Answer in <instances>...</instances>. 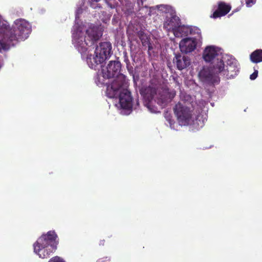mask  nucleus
<instances>
[{"mask_svg": "<svg viewBox=\"0 0 262 262\" xmlns=\"http://www.w3.org/2000/svg\"><path fill=\"white\" fill-rule=\"evenodd\" d=\"M32 31L29 22L23 19H16L11 28L3 31L0 39V52L2 49L8 50L19 41L26 39Z\"/></svg>", "mask_w": 262, "mask_h": 262, "instance_id": "f257e3e1", "label": "nucleus"}, {"mask_svg": "<svg viewBox=\"0 0 262 262\" xmlns=\"http://www.w3.org/2000/svg\"><path fill=\"white\" fill-rule=\"evenodd\" d=\"M216 62L210 67L203 68L199 72V76L204 81L210 83L217 82L219 81V78L217 75L220 72H216L215 67Z\"/></svg>", "mask_w": 262, "mask_h": 262, "instance_id": "6e6552de", "label": "nucleus"}, {"mask_svg": "<svg viewBox=\"0 0 262 262\" xmlns=\"http://www.w3.org/2000/svg\"><path fill=\"white\" fill-rule=\"evenodd\" d=\"M257 75H258V71L255 70L254 72L250 75V78L251 80H254L257 78Z\"/></svg>", "mask_w": 262, "mask_h": 262, "instance_id": "393cba45", "label": "nucleus"}, {"mask_svg": "<svg viewBox=\"0 0 262 262\" xmlns=\"http://www.w3.org/2000/svg\"><path fill=\"white\" fill-rule=\"evenodd\" d=\"M86 35L84 37L82 48L86 49V46L91 47L101 37L102 33L97 28H93L86 30Z\"/></svg>", "mask_w": 262, "mask_h": 262, "instance_id": "1a4fd4ad", "label": "nucleus"}, {"mask_svg": "<svg viewBox=\"0 0 262 262\" xmlns=\"http://www.w3.org/2000/svg\"><path fill=\"white\" fill-rule=\"evenodd\" d=\"M83 42H84V41H82V43L79 45V47H78V48H80V47H81V50L82 52H85L88 50L87 48H86V49H84L83 48H82V43H83ZM86 47L87 46H86L85 47Z\"/></svg>", "mask_w": 262, "mask_h": 262, "instance_id": "bb28decb", "label": "nucleus"}, {"mask_svg": "<svg viewBox=\"0 0 262 262\" xmlns=\"http://www.w3.org/2000/svg\"><path fill=\"white\" fill-rule=\"evenodd\" d=\"M146 0H134V1L136 2L138 7V11L140 10L141 7L143 6V2Z\"/></svg>", "mask_w": 262, "mask_h": 262, "instance_id": "b1692460", "label": "nucleus"}, {"mask_svg": "<svg viewBox=\"0 0 262 262\" xmlns=\"http://www.w3.org/2000/svg\"><path fill=\"white\" fill-rule=\"evenodd\" d=\"M122 5V10L126 15L134 13V4L129 0H118Z\"/></svg>", "mask_w": 262, "mask_h": 262, "instance_id": "f3484780", "label": "nucleus"}, {"mask_svg": "<svg viewBox=\"0 0 262 262\" xmlns=\"http://www.w3.org/2000/svg\"><path fill=\"white\" fill-rule=\"evenodd\" d=\"M219 52L218 49L215 46H207L203 52V59L206 62H211L216 57L219 56Z\"/></svg>", "mask_w": 262, "mask_h": 262, "instance_id": "ddd939ff", "label": "nucleus"}, {"mask_svg": "<svg viewBox=\"0 0 262 262\" xmlns=\"http://www.w3.org/2000/svg\"><path fill=\"white\" fill-rule=\"evenodd\" d=\"M111 50L112 46L110 42H101L99 43V46L96 47L95 53L99 54L106 60L110 57Z\"/></svg>", "mask_w": 262, "mask_h": 262, "instance_id": "4468645a", "label": "nucleus"}, {"mask_svg": "<svg viewBox=\"0 0 262 262\" xmlns=\"http://www.w3.org/2000/svg\"><path fill=\"white\" fill-rule=\"evenodd\" d=\"M48 262H66V261L61 257L55 256L50 258Z\"/></svg>", "mask_w": 262, "mask_h": 262, "instance_id": "4be33fe9", "label": "nucleus"}, {"mask_svg": "<svg viewBox=\"0 0 262 262\" xmlns=\"http://www.w3.org/2000/svg\"><path fill=\"white\" fill-rule=\"evenodd\" d=\"M225 67L226 68L223 60L217 58L215 67L216 72H220L227 79L234 78L239 72V64L234 58L228 59Z\"/></svg>", "mask_w": 262, "mask_h": 262, "instance_id": "39448f33", "label": "nucleus"}, {"mask_svg": "<svg viewBox=\"0 0 262 262\" xmlns=\"http://www.w3.org/2000/svg\"><path fill=\"white\" fill-rule=\"evenodd\" d=\"M133 98L131 92L127 89H123L119 95V103L120 109L125 115L130 114L133 111Z\"/></svg>", "mask_w": 262, "mask_h": 262, "instance_id": "0eeeda50", "label": "nucleus"}, {"mask_svg": "<svg viewBox=\"0 0 262 262\" xmlns=\"http://www.w3.org/2000/svg\"><path fill=\"white\" fill-rule=\"evenodd\" d=\"M102 73L104 79L111 80V83H106V95L112 99L115 98V61L111 60L106 67L102 68Z\"/></svg>", "mask_w": 262, "mask_h": 262, "instance_id": "423d86ee", "label": "nucleus"}, {"mask_svg": "<svg viewBox=\"0 0 262 262\" xmlns=\"http://www.w3.org/2000/svg\"><path fill=\"white\" fill-rule=\"evenodd\" d=\"M115 63H116V67H119L120 66L121 63L117 60H116Z\"/></svg>", "mask_w": 262, "mask_h": 262, "instance_id": "cd10ccee", "label": "nucleus"}, {"mask_svg": "<svg viewBox=\"0 0 262 262\" xmlns=\"http://www.w3.org/2000/svg\"><path fill=\"white\" fill-rule=\"evenodd\" d=\"M250 59L253 63L262 62V49H257L252 52L250 55Z\"/></svg>", "mask_w": 262, "mask_h": 262, "instance_id": "6ab92c4d", "label": "nucleus"}, {"mask_svg": "<svg viewBox=\"0 0 262 262\" xmlns=\"http://www.w3.org/2000/svg\"><path fill=\"white\" fill-rule=\"evenodd\" d=\"M59 239L54 231L43 234L34 244V251L42 259L49 258L57 249Z\"/></svg>", "mask_w": 262, "mask_h": 262, "instance_id": "f03ea898", "label": "nucleus"}, {"mask_svg": "<svg viewBox=\"0 0 262 262\" xmlns=\"http://www.w3.org/2000/svg\"><path fill=\"white\" fill-rule=\"evenodd\" d=\"M97 262H109L108 260H103L102 259H99Z\"/></svg>", "mask_w": 262, "mask_h": 262, "instance_id": "c85d7f7f", "label": "nucleus"}, {"mask_svg": "<svg viewBox=\"0 0 262 262\" xmlns=\"http://www.w3.org/2000/svg\"><path fill=\"white\" fill-rule=\"evenodd\" d=\"M246 4L247 7H250L253 5L255 4L256 0H245Z\"/></svg>", "mask_w": 262, "mask_h": 262, "instance_id": "5701e85b", "label": "nucleus"}, {"mask_svg": "<svg viewBox=\"0 0 262 262\" xmlns=\"http://www.w3.org/2000/svg\"><path fill=\"white\" fill-rule=\"evenodd\" d=\"M116 92L117 89L124 85L126 82V77L123 74H120L116 76Z\"/></svg>", "mask_w": 262, "mask_h": 262, "instance_id": "412c9836", "label": "nucleus"}, {"mask_svg": "<svg viewBox=\"0 0 262 262\" xmlns=\"http://www.w3.org/2000/svg\"><path fill=\"white\" fill-rule=\"evenodd\" d=\"M146 94L149 100H154L157 103L164 107L168 102L176 96V92L174 90H169L168 89H160L149 85L145 89Z\"/></svg>", "mask_w": 262, "mask_h": 262, "instance_id": "20e7f679", "label": "nucleus"}, {"mask_svg": "<svg viewBox=\"0 0 262 262\" xmlns=\"http://www.w3.org/2000/svg\"><path fill=\"white\" fill-rule=\"evenodd\" d=\"M168 120H169V122H170L171 119H169Z\"/></svg>", "mask_w": 262, "mask_h": 262, "instance_id": "2f4dec72", "label": "nucleus"}, {"mask_svg": "<svg viewBox=\"0 0 262 262\" xmlns=\"http://www.w3.org/2000/svg\"><path fill=\"white\" fill-rule=\"evenodd\" d=\"M105 59L99 54L95 53L92 55H89L86 57V62L91 69H96L98 66L103 63Z\"/></svg>", "mask_w": 262, "mask_h": 262, "instance_id": "dca6fc26", "label": "nucleus"}, {"mask_svg": "<svg viewBox=\"0 0 262 262\" xmlns=\"http://www.w3.org/2000/svg\"><path fill=\"white\" fill-rule=\"evenodd\" d=\"M231 6L224 2H219L217 3V9L210 16L211 18H217L225 16L231 10Z\"/></svg>", "mask_w": 262, "mask_h": 262, "instance_id": "9d476101", "label": "nucleus"}, {"mask_svg": "<svg viewBox=\"0 0 262 262\" xmlns=\"http://www.w3.org/2000/svg\"><path fill=\"white\" fill-rule=\"evenodd\" d=\"M138 36L141 40L142 42V44L143 46H146V45H148V50H150L151 49V47L149 43V41L148 37L146 35L143 31H139L138 32Z\"/></svg>", "mask_w": 262, "mask_h": 262, "instance_id": "aec40b11", "label": "nucleus"}, {"mask_svg": "<svg viewBox=\"0 0 262 262\" xmlns=\"http://www.w3.org/2000/svg\"><path fill=\"white\" fill-rule=\"evenodd\" d=\"M173 62L176 64L177 69L179 70L186 69L190 64V59L189 57L182 56L180 54L175 55Z\"/></svg>", "mask_w": 262, "mask_h": 262, "instance_id": "2eb2a0df", "label": "nucleus"}, {"mask_svg": "<svg viewBox=\"0 0 262 262\" xmlns=\"http://www.w3.org/2000/svg\"><path fill=\"white\" fill-rule=\"evenodd\" d=\"M173 112L177 121L181 125H195L202 127L203 121L200 119V116L198 115L194 120L193 118V110L188 106L184 101L179 102L173 107Z\"/></svg>", "mask_w": 262, "mask_h": 262, "instance_id": "7ed1b4c3", "label": "nucleus"}, {"mask_svg": "<svg viewBox=\"0 0 262 262\" xmlns=\"http://www.w3.org/2000/svg\"><path fill=\"white\" fill-rule=\"evenodd\" d=\"M137 104L138 105H139V102L138 101H137Z\"/></svg>", "mask_w": 262, "mask_h": 262, "instance_id": "7c9ffc66", "label": "nucleus"}, {"mask_svg": "<svg viewBox=\"0 0 262 262\" xmlns=\"http://www.w3.org/2000/svg\"><path fill=\"white\" fill-rule=\"evenodd\" d=\"M114 21H115V15H114L113 18H112V22H113Z\"/></svg>", "mask_w": 262, "mask_h": 262, "instance_id": "c756f323", "label": "nucleus"}, {"mask_svg": "<svg viewBox=\"0 0 262 262\" xmlns=\"http://www.w3.org/2000/svg\"><path fill=\"white\" fill-rule=\"evenodd\" d=\"M181 24V19L176 15H172L170 17L167 18L163 24V28L167 32L174 31L178 26Z\"/></svg>", "mask_w": 262, "mask_h": 262, "instance_id": "f8f14e48", "label": "nucleus"}, {"mask_svg": "<svg viewBox=\"0 0 262 262\" xmlns=\"http://www.w3.org/2000/svg\"><path fill=\"white\" fill-rule=\"evenodd\" d=\"M196 46L195 40L191 38H184L179 43L181 51L185 53L191 52L196 48Z\"/></svg>", "mask_w": 262, "mask_h": 262, "instance_id": "9b49d317", "label": "nucleus"}, {"mask_svg": "<svg viewBox=\"0 0 262 262\" xmlns=\"http://www.w3.org/2000/svg\"><path fill=\"white\" fill-rule=\"evenodd\" d=\"M108 5L111 8H113L115 7L114 6V2L115 0H105Z\"/></svg>", "mask_w": 262, "mask_h": 262, "instance_id": "a878e982", "label": "nucleus"}, {"mask_svg": "<svg viewBox=\"0 0 262 262\" xmlns=\"http://www.w3.org/2000/svg\"><path fill=\"white\" fill-rule=\"evenodd\" d=\"M190 32V28L184 25L180 24L172 32L176 37H182L187 36Z\"/></svg>", "mask_w": 262, "mask_h": 262, "instance_id": "a211bd4d", "label": "nucleus"}]
</instances>
